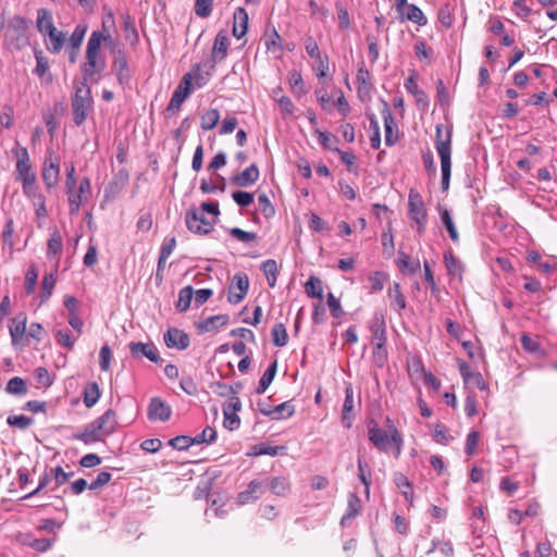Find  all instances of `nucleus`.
Wrapping results in <instances>:
<instances>
[{"instance_id":"f257e3e1","label":"nucleus","mask_w":557,"mask_h":557,"mask_svg":"<svg viewBox=\"0 0 557 557\" xmlns=\"http://www.w3.org/2000/svg\"><path fill=\"white\" fill-rule=\"evenodd\" d=\"M386 422L388 423L389 434L382 430L376 422L372 421L368 428V437L379 450L388 451L389 447H392L394 456L398 458L403 449V436L393 425L389 418L386 419Z\"/></svg>"},{"instance_id":"f03ea898","label":"nucleus","mask_w":557,"mask_h":557,"mask_svg":"<svg viewBox=\"0 0 557 557\" xmlns=\"http://www.w3.org/2000/svg\"><path fill=\"white\" fill-rule=\"evenodd\" d=\"M444 126L438 124L436 126L435 148L441 159L442 166V188L447 190L449 188L450 169H451V127H447L445 135H443Z\"/></svg>"},{"instance_id":"7ed1b4c3","label":"nucleus","mask_w":557,"mask_h":557,"mask_svg":"<svg viewBox=\"0 0 557 557\" xmlns=\"http://www.w3.org/2000/svg\"><path fill=\"white\" fill-rule=\"evenodd\" d=\"M71 108L74 123L81 126L92 108L91 91L86 82L75 83Z\"/></svg>"},{"instance_id":"20e7f679","label":"nucleus","mask_w":557,"mask_h":557,"mask_svg":"<svg viewBox=\"0 0 557 557\" xmlns=\"http://www.w3.org/2000/svg\"><path fill=\"white\" fill-rule=\"evenodd\" d=\"M15 156L17 158V178L22 181L24 193L27 194L28 189L35 185L36 175L32 171L29 154L25 147H18V149L15 152Z\"/></svg>"},{"instance_id":"39448f33","label":"nucleus","mask_w":557,"mask_h":557,"mask_svg":"<svg viewBox=\"0 0 557 557\" xmlns=\"http://www.w3.org/2000/svg\"><path fill=\"white\" fill-rule=\"evenodd\" d=\"M187 228L197 235H207L213 230L215 219L209 220L198 209H189L185 215Z\"/></svg>"},{"instance_id":"423d86ee","label":"nucleus","mask_w":557,"mask_h":557,"mask_svg":"<svg viewBox=\"0 0 557 557\" xmlns=\"http://www.w3.org/2000/svg\"><path fill=\"white\" fill-rule=\"evenodd\" d=\"M249 289V278L246 273H236L231 282L227 300L231 304H239L247 295Z\"/></svg>"},{"instance_id":"0eeeda50","label":"nucleus","mask_w":557,"mask_h":557,"mask_svg":"<svg viewBox=\"0 0 557 557\" xmlns=\"http://www.w3.org/2000/svg\"><path fill=\"white\" fill-rule=\"evenodd\" d=\"M129 351L134 358L146 357L151 362L159 363L161 360L157 347L152 343L131 342Z\"/></svg>"},{"instance_id":"6e6552de","label":"nucleus","mask_w":557,"mask_h":557,"mask_svg":"<svg viewBox=\"0 0 557 557\" xmlns=\"http://www.w3.org/2000/svg\"><path fill=\"white\" fill-rule=\"evenodd\" d=\"M265 492L264 481L252 480L247 490L240 492L237 495V503L240 505H246L259 499Z\"/></svg>"},{"instance_id":"1a4fd4ad","label":"nucleus","mask_w":557,"mask_h":557,"mask_svg":"<svg viewBox=\"0 0 557 557\" xmlns=\"http://www.w3.org/2000/svg\"><path fill=\"white\" fill-rule=\"evenodd\" d=\"M382 104L383 108L381 113L384 120L385 144L387 146H393L397 140V125L391 112L389 104L385 100H382Z\"/></svg>"},{"instance_id":"9d476101","label":"nucleus","mask_w":557,"mask_h":557,"mask_svg":"<svg viewBox=\"0 0 557 557\" xmlns=\"http://www.w3.org/2000/svg\"><path fill=\"white\" fill-rule=\"evenodd\" d=\"M408 215L411 221L428 219L422 196L414 189H411L408 197Z\"/></svg>"},{"instance_id":"9b49d317","label":"nucleus","mask_w":557,"mask_h":557,"mask_svg":"<svg viewBox=\"0 0 557 557\" xmlns=\"http://www.w3.org/2000/svg\"><path fill=\"white\" fill-rule=\"evenodd\" d=\"M42 181L47 188L54 187L59 182L60 176V165L58 160L52 159V153H49V157L46 158L44 169H42Z\"/></svg>"},{"instance_id":"f8f14e48","label":"nucleus","mask_w":557,"mask_h":557,"mask_svg":"<svg viewBox=\"0 0 557 557\" xmlns=\"http://www.w3.org/2000/svg\"><path fill=\"white\" fill-rule=\"evenodd\" d=\"M169 348L184 350L189 346V336L182 330L170 327L163 336Z\"/></svg>"},{"instance_id":"ddd939ff","label":"nucleus","mask_w":557,"mask_h":557,"mask_svg":"<svg viewBox=\"0 0 557 557\" xmlns=\"http://www.w3.org/2000/svg\"><path fill=\"white\" fill-rule=\"evenodd\" d=\"M171 407L158 397H153L148 406V418L151 421H168L171 418Z\"/></svg>"},{"instance_id":"4468645a","label":"nucleus","mask_w":557,"mask_h":557,"mask_svg":"<svg viewBox=\"0 0 557 557\" xmlns=\"http://www.w3.org/2000/svg\"><path fill=\"white\" fill-rule=\"evenodd\" d=\"M106 67V61L101 57L100 53H86V61L82 66V71L84 74V82H86L88 78L92 77L96 74H99L102 72Z\"/></svg>"},{"instance_id":"2eb2a0df","label":"nucleus","mask_w":557,"mask_h":557,"mask_svg":"<svg viewBox=\"0 0 557 557\" xmlns=\"http://www.w3.org/2000/svg\"><path fill=\"white\" fill-rule=\"evenodd\" d=\"M260 176L258 166L253 163L246 168L243 172L234 175L231 178V183L238 187H249L255 184Z\"/></svg>"},{"instance_id":"dca6fc26","label":"nucleus","mask_w":557,"mask_h":557,"mask_svg":"<svg viewBox=\"0 0 557 557\" xmlns=\"http://www.w3.org/2000/svg\"><path fill=\"white\" fill-rule=\"evenodd\" d=\"M94 422L104 436H109L115 432L117 426L116 412L113 409H108Z\"/></svg>"},{"instance_id":"f3484780","label":"nucleus","mask_w":557,"mask_h":557,"mask_svg":"<svg viewBox=\"0 0 557 557\" xmlns=\"http://www.w3.org/2000/svg\"><path fill=\"white\" fill-rule=\"evenodd\" d=\"M104 437V434L101 431H99L94 421L86 424L82 432L75 433L73 435L74 440L81 441L85 445H91L94 443L101 442L103 441Z\"/></svg>"},{"instance_id":"a211bd4d","label":"nucleus","mask_w":557,"mask_h":557,"mask_svg":"<svg viewBox=\"0 0 557 557\" xmlns=\"http://www.w3.org/2000/svg\"><path fill=\"white\" fill-rule=\"evenodd\" d=\"M112 70L115 73L120 85L124 86L128 84L131 76L124 52L117 51V53H115Z\"/></svg>"},{"instance_id":"6ab92c4d","label":"nucleus","mask_w":557,"mask_h":557,"mask_svg":"<svg viewBox=\"0 0 557 557\" xmlns=\"http://www.w3.org/2000/svg\"><path fill=\"white\" fill-rule=\"evenodd\" d=\"M228 46H230V39H228L227 34L223 30L219 32L215 37L213 49H212L213 63L221 62L225 59ZM211 67H214V64H212Z\"/></svg>"},{"instance_id":"aec40b11","label":"nucleus","mask_w":557,"mask_h":557,"mask_svg":"<svg viewBox=\"0 0 557 557\" xmlns=\"http://www.w3.org/2000/svg\"><path fill=\"white\" fill-rule=\"evenodd\" d=\"M371 343H386L385 320L382 314L375 313L370 322Z\"/></svg>"},{"instance_id":"412c9836","label":"nucleus","mask_w":557,"mask_h":557,"mask_svg":"<svg viewBox=\"0 0 557 557\" xmlns=\"http://www.w3.org/2000/svg\"><path fill=\"white\" fill-rule=\"evenodd\" d=\"M265 490L269 488L276 496H286L289 493V481L284 476H274L263 480Z\"/></svg>"},{"instance_id":"4be33fe9","label":"nucleus","mask_w":557,"mask_h":557,"mask_svg":"<svg viewBox=\"0 0 557 557\" xmlns=\"http://www.w3.org/2000/svg\"><path fill=\"white\" fill-rule=\"evenodd\" d=\"M248 29V14L244 8H238L234 12L233 36L237 39L243 38Z\"/></svg>"},{"instance_id":"5701e85b","label":"nucleus","mask_w":557,"mask_h":557,"mask_svg":"<svg viewBox=\"0 0 557 557\" xmlns=\"http://www.w3.org/2000/svg\"><path fill=\"white\" fill-rule=\"evenodd\" d=\"M46 36L48 37V39L46 40L47 49L51 53H59L66 41V34L54 28L48 34H46Z\"/></svg>"},{"instance_id":"b1692460","label":"nucleus","mask_w":557,"mask_h":557,"mask_svg":"<svg viewBox=\"0 0 557 557\" xmlns=\"http://www.w3.org/2000/svg\"><path fill=\"white\" fill-rule=\"evenodd\" d=\"M36 26L42 36L57 28L53 24L52 14L48 9L41 8L37 11Z\"/></svg>"},{"instance_id":"393cba45","label":"nucleus","mask_w":557,"mask_h":557,"mask_svg":"<svg viewBox=\"0 0 557 557\" xmlns=\"http://www.w3.org/2000/svg\"><path fill=\"white\" fill-rule=\"evenodd\" d=\"M228 315L227 314H218L203 319L198 323V329L200 332H213L219 327L227 324Z\"/></svg>"},{"instance_id":"a878e982","label":"nucleus","mask_w":557,"mask_h":557,"mask_svg":"<svg viewBox=\"0 0 557 557\" xmlns=\"http://www.w3.org/2000/svg\"><path fill=\"white\" fill-rule=\"evenodd\" d=\"M387 296L391 300V308L398 313L406 308V299L401 293L399 283H393V285L388 288Z\"/></svg>"},{"instance_id":"bb28decb","label":"nucleus","mask_w":557,"mask_h":557,"mask_svg":"<svg viewBox=\"0 0 557 557\" xmlns=\"http://www.w3.org/2000/svg\"><path fill=\"white\" fill-rule=\"evenodd\" d=\"M26 321L27 318L24 313H20L12 319V323L10 325V335L12 337V343L15 344L26 332Z\"/></svg>"},{"instance_id":"cd10ccee","label":"nucleus","mask_w":557,"mask_h":557,"mask_svg":"<svg viewBox=\"0 0 557 557\" xmlns=\"http://www.w3.org/2000/svg\"><path fill=\"white\" fill-rule=\"evenodd\" d=\"M352 409H354V391H352V387L349 385L345 389V400H344L343 410H342V419L347 428H350V425H351Z\"/></svg>"},{"instance_id":"c85d7f7f","label":"nucleus","mask_w":557,"mask_h":557,"mask_svg":"<svg viewBox=\"0 0 557 557\" xmlns=\"http://www.w3.org/2000/svg\"><path fill=\"white\" fill-rule=\"evenodd\" d=\"M405 88L416 98L418 104H421L424 108L428 107V96L422 89L419 88L413 76H410L405 81Z\"/></svg>"},{"instance_id":"c756f323","label":"nucleus","mask_w":557,"mask_h":557,"mask_svg":"<svg viewBox=\"0 0 557 557\" xmlns=\"http://www.w3.org/2000/svg\"><path fill=\"white\" fill-rule=\"evenodd\" d=\"M444 262L447 269V272L450 276L461 277L463 272V265L459 259H457L451 251H446L444 253Z\"/></svg>"},{"instance_id":"7c9ffc66","label":"nucleus","mask_w":557,"mask_h":557,"mask_svg":"<svg viewBox=\"0 0 557 557\" xmlns=\"http://www.w3.org/2000/svg\"><path fill=\"white\" fill-rule=\"evenodd\" d=\"M357 84H358V94H359V96L360 97H362L363 95L364 96H369L372 85L370 83V73L364 67V65H361L358 69V72H357Z\"/></svg>"},{"instance_id":"2f4dec72","label":"nucleus","mask_w":557,"mask_h":557,"mask_svg":"<svg viewBox=\"0 0 557 557\" xmlns=\"http://www.w3.org/2000/svg\"><path fill=\"white\" fill-rule=\"evenodd\" d=\"M5 392L15 396H24L28 392L27 383L24 379L14 376L7 383Z\"/></svg>"},{"instance_id":"473e14b6","label":"nucleus","mask_w":557,"mask_h":557,"mask_svg":"<svg viewBox=\"0 0 557 557\" xmlns=\"http://www.w3.org/2000/svg\"><path fill=\"white\" fill-rule=\"evenodd\" d=\"M276 369H277V361L274 360L270 366L269 368L264 371L263 375L261 376L260 381H259V385L256 389L257 394H263L268 387L270 386V384L272 383V381L274 380V376L276 374Z\"/></svg>"},{"instance_id":"72a5a7b5","label":"nucleus","mask_w":557,"mask_h":557,"mask_svg":"<svg viewBox=\"0 0 557 557\" xmlns=\"http://www.w3.org/2000/svg\"><path fill=\"white\" fill-rule=\"evenodd\" d=\"M63 247L62 237L58 230H54L50 234V238L48 239L47 245V257L49 259L57 257Z\"/></svg>"},{"instance_id":"f704fd0d","label":"nucleus","mask_w":557,"mask_h":557,"mask_svg":"<svg viewBox=\"0 0 557 557\" xmlns=\"http://www.w3.org/2000/svg\"><path fill=\"white\" fill-rule=\"evenodd\" d=\"M261 270L265 275L267 282L270 287H274L277 278V263L274 259H268L262 262Z\"/></svg>"},{"instance_id":"c9c22d12","label":"nucleus","mask_w":557,"mask_h":557,"mask_svg":"<svg viewBox=\"0 0 557 557\" xmlns=\"http://www.w3.org/2000/svg\"><path fill=\"white\" fill-rule=\"evenodd\" d=\"M100 398V388L96 382H90L84 391V404L87 408H91Z\"/></svg>"},{"instance_id":"e433bc0d","label":"nucleus","mask_w":557,"mask_h":557,"mask_svg":"<svg viewBox=\"0 0 557 557\" xmlns=\"http://www.w3.org/2000/svg\"><path fill=\"white\" fill-rule=\"evenodd\" d=\"M395 484L398 488H403V495L409 505L412 504L413 500V492L411 490V483L407 479V476L400 472H397L394 476Z\"/></svg>"},{"instance_id":"4c0bfd02","label":"nucleus","mask_w":557,"mask_h":557,"mask_svg":"<svg viewBox=\"0 0 557 557\" xmlns=\"http://www.w3.org/2000/svg\"><path fill=\"white\" fill-rule=\"evenodd\" d=\"M361 509V500L360 498L355 494L350 493L348 495V504H347V510L344 517L342 518V524L345 523L348 519H354Z\"/></svg>"},{"instance_id":"58836bf2","label":"nucleus","mask_w":557,"mask_h":557,"mask_svg":"<svg viewBox=\"0 0 557 557\" xmlns=\"http://www.w3.org/2000/svg\"><path fill=\"white\" fill-rule=\"evenodd\" d=\"M194 296V289L190 285L185 286L178 293V300L176 308L181 312H185L189 309Z\"/></svg>"},{"instance_id":"ea45409f","label":"nucleus","mask_w":557,"mask_h":557,"mask_svg":"<svg viewBox=\"0 0 557 557\" xmlns=\"http://www.w3.org/2000/svg\"><path fill=\"white\" fill-rule=\"evenodd\" d=\"M55 282H57V276L54 273L45 274L42 282H41V292H40L41 302H46L50 298V296L52 295Z\"/></svg>"},{"instance_id":"a19ab883","label":"nucleus","mask_w":557,"mask_h":557,"mask_svg":"<svg viewBox=\"0 0 557 557\" xmlns=\"http://www.w3.org/2000/svg\"><path fill=\"white\" fill-rule=\"evenodd\" d=\"M403 17H406L407 20L417 23L420 26H424L428 23V18L425 17L421 9L414 4H409L407 7Z\"/></svg>"},{"instance_id":"79ce46f5","label":"nucleus","mask_w":557,"mask_h":557,"mask_svg":"<svg viewBox=\"0 0 557 557\" xmlns=\"http://www.w3.org/2000/svg\"><path fill=\"white\" fill-rule=\"evenodd\" d=\"M87 32V25L78 24L69 38V49L79 50Z\"/></svg>"},{"instance_id":"37998d69","label":"nucleus","mask_w":557,"mask_h":557,"mask_svg":"<svg viewBox=\"0 0 557 557\" xmlns=\"http://www.w3.org/2000/svg\"><path fill=\"white\" fill-rule=\"evenodd\" d=\"M370 121V129L372 134L370 136V144L373 149H379L381 145L380 125L374 113H367Z\"/></svg>"},{"instance_id":"c03bdc74","label":"nucleus","mask_w":557,"mask_h":557,"mask_svg":"<svg viewBox=\"0 0 557 557\" xmlns=\"http://www.w3.org/2000/svg\"><path fill=\"white\" fill-rule=\"evenodd\" d=\"M220 121V112L218 109H210L201 115V128L210 131L214 128Z\"/></svg>"},{"instance_id":"a18cd8bd","label":"nucleus","mask_w":557,"mask_h":557,"mask_svg":"<svg viewBox=\"0 0 557 557\" xmlns=\"http://www.w3.org/2000/svg\"><path fill=\"white\" fill-rule=\"evenodd\" d=\"M441 220H442L445 228L447 230L450 239L454 243H458L459 242V235H458V232L456 230V226H455V223L453 221V218H451V215H450V213H449V211L447 209L441 210Z\"/></svg>"},{"instance_id":"49530a36","label":"nucleus","mask_w":557,"mask_h":557,"mask_svg":"<svg viewBox=\"0 0 557 557\" xmlns=\"http://www.w3.org/2000/svg\"><path fill=\"white\" fill-rule=\"evenodd\" d=\"M306 293L311 298H322V282L320 278L315 276H310L307 283L305 284Z\"/></svg>"},{"instance_id":"de8ad7c7","label":"nucleus","mask_w":557,"mask_h":557,"mask_svg":"<svg viewBox=\"0 0 557 557\" xmlns=\"http://www.w3.org/2000/svg\"><path fill=\"white\" fill-rule=\"evenodd\" d=\"M271 335L275 346L283 347L287 344L288 335L283 323L275 324L271 331Z\"/></svg>"},{"instance_id":"09e8293b","label":"nucleus","mask_w":557,"mask_h":557,"mask_svg":"<svg viewBox=\"0 0 557 557\" xmlns=\"http://www.w3.org/2000/svg\"><path fill=\"white\" fill-rule=\"evenodd\" d=\"M295 407L290 404V401L282 403L277 406H273L272 417L271 419H281V418H289L294 414Z\"/></svg>"},{"instance_id":"8fccbe9b","label":"nucleus","mask_w":557,"mask_h":557,"mask_svg":"<svg viewBox=\"0 0 557 557\" xmlns=\"http://www.w3.org/2000/svg\"><path fill=\"white\" fill-rule=\"evenodd\" d=\"M397 264L401 271H408L409 273H416L420 269V262L410 261V257L405 252H399Z\"/></svg>"},{"instance_id":"3c124183","label":"nucleus","mask_w":557,"mask_h":557,"mask_svg":"<svg viewBox=\"0 0 557 557\" xmlns=\"http://www.w3.org/2000/svg\"><path fill=\"white\" fill-rule=\"evenodd\" d=\"M33 419L27 417V416H24V414H20V416H9L7 418V423L12 426V428H17L20 430H26L28 429L32 424H33Z\"/></svg>"},{"instance_id":"603ef678","label":"nucleus","mask_w":557,"mask_h":557,"mask_svg":"<svg viewBox=\"0 0 557 557\" xmlns=\"http://www.w3.org/2000/svg\"><path fill=\"white\" fill-rule=\"evenodd\" d=\"M38 280V270L35 265H30L25 275V292L30 295L35 292Z\"/></svg>"},{"instance_id":"864d4df0","label":"nucleus","mask_w":557,"mask_h":557,"mask_svg":"<svg viewBox=\"0 0 557 557\" xmlns=\"http://www.w3.org/2000/svg\"><path fill=\"white\" fill-rule=\"evenodd\" d=\"M367 469H368L367 462L363 461L361 456H358V476H359V480L364 485L366 494L368 495L369 491H370L371 480H370V472L367 471Z\"/></svg>"},{"instance_id":"5fc2aeb1","label":"nucleus","mask_w":557,"mask_h":557,"mask_svg":"<svg viewBox=\"0 0 557 557\" xmlns=\"http://www.w3.org/2000/svg\"><path fill=\"white\" fill-rule=\"evenodd\" d=\"M67 196H69L70 212L72 214H75L79 211V207L83 203V201L87 199V196H85L84 194H81L78 189L67 193Z\"/></svg>"},{"instance_id":"6e6d98bb","label":"nucleus","mask_w":557,"mask_h":557,"mask_svg":"<svg viewBox=\"0 0 557 557\" xmlns=\"http://www.w3.org/2000/svg\"><path fill=\"white\" fill-rule=\"evenodd\" d=\"M189 95L178 90L177 88L174 90L173 95H172V98L170 100V103L166 108V111L168 112H172V113H175L177 111H180L181 109V106L182 103L186 100V98L188 97Z\"/></svg>"},{"instance_id":"4d7b16f0","label":"nucleus","mask_w":557,"mask_h":557,"mask_svg":"<svg viewBox=\"0 0 557 557\" xmlns=\"http://www.w3.org/2000/svg\"><path fill=\"white\" fill-rule=\"evenodd\" d=\"M104 36L100 32H94L88 39L86 53H100L101 42Z\"/></svg>"},{"instance_id":"13d9d810","label":"nucleus","mask_w":557,"mask_h":557,"mask_svg":"<svg viewBox=\"0 0 557 557\" xmlns=\"http://www.w3.org/2000/svg\"><path fill=\"white\" fill-rule=\"evenodd\" d=\"M216 438V432L211 426H207L203 431L193 437L194 444H211Z\"/></svg>"},{"instance_id":"bf43d9fd","label":"nucleus","mask_w":557,"mask_h":557,"mask_svg":"<svg viewBox=\"0 0 557 557\" xmlns=\"http://www.w3.org/2000/svg\"><path fill=\"white\" fill-rule=\"evenodd\" d=\"M210 388L214 394L222 396V397H226V396L236 394L238 392L237 388L235 389L233 386H231L226 383L220 382V381L212 382L210 384Z\"/></svg>"},{"instance_id":"052dcab7","label":"nucleus","mask_w":557,"mask_h":557,"mask_svg":"<svg viewBox=\"0 0 557 557\" xmlns=\"http://www.w3.org/2000/svg\"><path fill=\"white\" fill-rule=\"evenodd\" d=\"M50 471L52 479L54 480V487L51 488L52 491L63 485L74 474V472H65L60 466L51 469Z\"/></svg>"},{"instance_id":"680f3d73","label":"nucleus","mask_w":557,"mask_h":557,"mask_svg":"<svg viewBox=\"0 0 557 557\" xmlns=\"http://www.w3.org/2000/svg\"><path fill=\"white\" fill-rule=\"evenodd\" d=\"M175 247L176 238L174 236L164 238L159 255V257L161 258V262H166L168 258L172 255Z\"/></svg>"},{"instance_id":"e2e57ef3","label":"nucleus","mask_w":557,"mask_h":557,"mask_svg":"<svg viewBox=\"0 0 557 557\" xmlns=\"http://www.w3.org/2000/svg\"><path fill=\"white\" fill-rule=\"evenodd\" d=\"M230 235L243 243L256 242L257 234L252 232H246L239 227H233L228 231Z\"/></svg>"},{"instance_id":"0e129e2a","label":"nucleus","mask_w":557,"mask_h":557,"mask_svg":"<svg viewBox=\"0 0 557 557\" xmlns=\"http://www.w3.org/2000/svg\"><path fill=\"white\" fill-rule=\"evenodd\" d=\"M169 445L172 446L174 449L185 450L189 448L191 445H194V440L193 437L187 435H178L174 438H171L169 441Z\"/></svg>"},{"instance_id":"69168bd1","label":"nucleus","mask_w":557,"mask_h":557,"mask_svg":"<svg viewBox=\"0 0 557 557\" xmlns=\"http://www.w3.org/2000/svg\"><path fill=\"white\" fill-rule=\"evenodd\" d=\"M213 0H196L195 13L199 17H208L212 12Z\"/></svg>"},{"instance_id":"338daca9","label":"nucleus","mask_w":557,"mask_h":557,"mask_svg":"<svg viewBox=\"0 0 557 557\" xmlns=\"http://www.w3.org/2000/svg\"><path fill=\"white\" fill-rule=\"evenodd\" d=\"M289 84L295 95L300 96L305 94L304 81L298 72L293 71L292 73H289Z\"/></svg>"},{"instance_id":"774afa93","label":"nucleus","mask_w":557,"mask_h":557,"mask_svg":"<svg viewBox=\"0 0 557 557\" xmlns=\"http://www.w3.org/2000/svg\"><path fill=\"white\" fill-rule=\"evenodd\" d=\"M35 58H36V67L34 70V72L37 76L44 77L45 75L48 74V71H49L48 59L42 55L41 51L36 52Z\"/></svg>"}]
</instances>
